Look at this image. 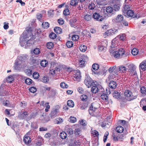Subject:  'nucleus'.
I'll return each mask as SVG.
<instances>
[{
    "mask_svg": "<svg viewBox=\"0 0 146 146\" xmlns=\"http://www.w3.org/2000/svg\"><path fill=\"white\" fill-rule=\"evenodd\" d=\"M110 53L111 56L115 58H121L125 54V50L123 48H118L117 50L111 51Z\"/></svg>",
    "mask_w": 146,
    "mask_h": 146,
    "instance_id": "nucleus-1",
    "label": "nucleus"
},
{
    "mask_svg": "<svg viewBox=\"0 0 146 146\" xmlns=\"http://www.w3.org/2000/svg\"><path fill=\"white\" fill-rule=\"evenodd\" d=\"M125 99L128 101H131L137 98L138 94L135 95L129 90H126L124 93Z\"/></svg>",
    "mask_w": 146,
    "mask_h": 146,
    "instance_id": "nucleus-2",
    "label": "nucleus"
},
{
    "mask_svg": "<svg viewBox=\"0 0 146 146\" xmlns=\"http://www.w3.org/2000/svg\"><path fill=\"white\" fill-rule=\"evenodd\" d=\"M10 90V88L7 85L5 84H1L0 88V96H4L8 95Z\"/></svg>",
    "mask_w": 146,
    "mask_h": 146,
    "instance_id": "nucleus-3",
    "label": "nucleus"
},
{
    "mask_svg": "<svg viewBox=\"0 0 146 146\" xmlns=\"http://www.w3.org/2000/svg\"><path fill=\"white\" fill-rule=\"evenodd\" d=\"M95 81H93L92 80L88 75H86L84 83L88 88L91 87L94 84H95Z\"/></svg>",
    "mask_w": 146,
    "mask_h": 146,
    "instance_id": "nucleus-4",
    "label": "nucleus"
},
{
    "mask_svg": "<svg viewBox=\"0 0 146 146\" xmlns=\"http://www.w3.org/2000/svg\"><path fill=\"white\" fill-rule=\"evenodd\" d=\"M119 41L118 39L116 38L113 39L111 41V45L109 49V51L111 52L115 50H117L118 46Z\"/></svg>",
    "mask_w": 146,
    "mask_h": 146,
    "instance_id": "nucleus-5",
    "label": "nucleus"
},
{
    "mask_svg": "<svg viewBox=\"0 0 146 146\" xmlns=\"http://www.w3.org/2000/svg\"><path fill=\"white\" fill-rule=\"evenodd\" d=\"M27 31H24L20 38V43L21 46H24L23 43L29 38V35L27 33Z\"/></svg>",
    "mask_w": 146,
    "mask_h": 146,
    "instance_id": "nucleus-6",
    "label": "nucleus"
},
{
    "mask_svg": "<svg viewBox=\"0 0 146 146\" xmlns=\"http://www.w3.org/2000/svg\"><path fill=\"white\" fill-rule=\"evenodd\" d=\"M96 104L94 103H92L88 111L90 114L92 115H96L95 111L98 108V107H95Z\"/></svg>",
    "mask_w": 146,
    "mask_h": 146,
    "instance_id": "nucleus-7",
    "label": "nucleus"
},
{
    "mask_svg": "<svg viewBox=\"0 0 146 146\" xmlns=\"http://www.w3.org/2000/svg\"><path fill=\"white\" fill-rule=\"evenodd\" d=\"M92 17L96 21L100 22L103 21L104 19V18L102 15H100L99 13L96 12L93 14Z\"/></svg>",
    "mask_w": 146,
    "mask_h": 146,
    "instance_id": "nucleus-8",
    "label": "nucleus"
},
{
    "mask_svg": "<svg viewBox=\"0 0 146 146\" xmlns=\"http://www.w3.org/2000/svg\"><path fill=\"white\" fill-rule=\"evenodd\" d=\"M87 58L86 56L83 55L81 56L79 60V64L81 67H83L85 65L86 60Z\"/></svg>",
    "mask_w": 146,
    "mask_h": 146,
    "instance_id": "nucleus-9",
    "label": "nucleus"
},
{
    "mask_svg": "<svg viewBox=\"0 0 146 146\" xmlns=\"http://www.w3.org/2000/svg\"><path fill=\"white\" fill-rule=\"evenodd\" d=\"M65 129L67 135L71 137L73 133V131L72 128L67 125L65 127Z\"/></svg>",
    "mask_w": 146,
    "mask_h": 146,
    "instance_id": "nucleus-10",
    "label": "nucleus"
},
{
    "mask_svg": "<svg viewBox=\"0 0 146 146\" xmlns=\"http://www.w3.org/2000/svg\"><path fill=\"white\" fill-rule=\"evenodd\" d=\"M74 79V80H76L78 81H80V80L81 78V76L80 72L79 71H76L74 72L73 73Z\"/></svg>",
    "mask_w": 146,
    "mask_h": 146,
    "instance_id": "nucleus-11",
    "label": "nucleus"
},
{
    "mask_svg": "<svg viewBox=\"0 0 146 146\" xmlns=\"http://www.w3.org/2000/svg\"><path fill=\"white\" fill-rule=\"evenodd\" d=\"M60 66L58 63L52 62L51 63L50 67V69H55L56 71H59L60 70Z\"/></svg>",
    "mask_w": 146,
    "mask_h": 146,
    "instance_id": "nucleus-12",
    "label": "nucleus"
},
{
    "mask_svg": "<svg viewBox=\"0 0 146 146\" xmlns=\"http://www.w3.org/2000/svg\"><path fill=\"white\" fill-rule=\"evenodd\" d=\"M127 69H128V71L132 74L131 75H135L136 74L135 66L133 64H131L128 65V68L127 69Z\"/></svg>",
    "mask_w": 146,
    "mask_h": 146,
    "instance_id": "nucleus-13",
    "label": "nucleus"
},
{
    "mask_svg": "<svg viewBox=\"0 0 146 146\" xmlns=\"http://www.w3.org/2000/svg\"><path fill=\"white\" fill-rule=\"evenodd\" d=\"M99 65L95 63L92 65V74H98L99 72L98 71L99 68Z\"/></svg>",
    "mask_w": 146,
    "mask_h": 146,
    "instance_id": "nucleus-14",
    "label": "nucleus"
},
{
    "mask_svg": "<svg viewBox=\"0 0 146 146\" xmlns=\"http://www.w3.org/2000/svg\"><path fill=\"white\" fill-rule=\"evenodd\" d=\"M139 67L140 71L141 70L143 71L146 70V60H144L140 63Z\"/></svg>",
    "mask_w": 146,
    "mask_h": 146,
    "instance_id": "nucleus-15",
    "label": "nucleus"
},
{
    "mask_svg": "<svg viewBox=\"0 0 146 146\" xmlns=\"http://www.w3.org/2000/svg\"><path fill=\"white\" fill-rule=\"evenodd\" d=\"M117 32V30L113 29H110L108 30L105 32L106 35L108 36H110L115 34Z\"/></svg>",
    "mask_w": 146,
    "mask_h": 146,
    "instance_id": "nucleus-16",
    "label": "nucleus"
},
{
    "mask_svg": "<svg viewBox=\"0 0 146 146\" xmlns=\"http://www.w3.org/2000/svg\"><path fill=\"white\" fill-rule=\"evenodd\" d=\"M77 20L76 18H73L72 19H70L69 21V23L70 26L74 28H76L77 27L76 25Z\"/></svg>",
    "mask_w": 146,
    "mask_h": 146,
    "instance_id": "nucleus-17",
    "label": "nucleus"
},
{
    "mask_svg": "<svg viewBox=\"0 0 146 146\" xmlns=\"http://www.w3.org/2000/svg\"><path fill=\"white\" fill-rule=\"evenodd\" d=\"M33 43V39L30 38L23 43L24 46L25 45L26 48H27L28 46L32 45Z\"/></svg>",
    "mask_w": 146,
    "mask_h": 146,
    "instance_id": "nucleus-18",
    "label": "nucleus"
},
{
    "mask_svg": "<svg viewBox=\"0 0 146 146\" xmlns=\"http://www.w3.org/2000/svg\"><path fill=\"white\" fill-rule=\"evenodd\" d=\"M98 85L97 86L96 85L95 86H93L91 88V92L94 94H97L98 95Z\"/></svg>",
    "mask_w": 146,
    "mask_h": 146,
    "instance_id": "nucleus-19",
    "label": "nucleus"
},
{
    "mask_svg": "<svg viewBox=\"0 0 146 146\" xmlns=\"http://www.w3.org/2000/svg\"><path fill=\"white\" fill-rule=\"evenodd\" d=\"M23 141L25 144H29L31 141V139L29 136L25 135L24 137Z\"/></svg>",
    "mask_w": 146,
    "mask_h": 146,
    "instance_id": "nucleus-20",
    "label": "nucleus"
},
{
    "mask_svg": "<svg viewBox=\"0 0 146 146\" xmlns=\"http://www.w3.org/2000/svg\"><path fill=\"white\" fill-rule=\"evenodd\" d=\"M101 98L104 102L108 103V98L107 94H102L100 95Z\"/></svg>",
    "mask_w": 146,
    "mask_h": 146,
    "instance_id": "nucleus-21",
    "label": "nucleus"
},
{
    "mask_svg": "<svg viewBox=\"0 0 146 146\" xmlns=\"http://www.w3.org/2000/svg\"><path fill=\"white\" fill-rule=\"evenodd\" d=\"M109 86L112 89H115L117 87V84L115 82L111 81L109 84Z\"/></svg>",
    "mask_w": 146,
    "mask_h": 146,
    "instance_id": "nucleus-22",
    "label": "nucleus"
},
{
    "mask_svg": "<svg viewBox=\"0 0 146 146\" xmlns=\"http://www.w3.org/2000/svg\"><path fill=\"white\" fill-rule=\"evenodd\" d=\"M98 96H100L102 94L104 93L105 90L100 85H98Z\"/></svg>",
    "mask_w": 146,
    "mask_h": 146,
    "instance_id": "nucleus-23",
    "label": "nucleus"
},
{
    "mask_svg": "<svg viewBox=\"0 0 146 146\" xmlns=\"http://www.w3.org/2000/svg\"><path fill=\"white\" fill-rule=\"evenodd\" d=\"M57 111L56 109L51 111V114H50L51 117L53 118L57 116Z\"/></svg>",
    "mask_w": 146,
    "mask_h": 146,
    "instance_id": "nucleus-24",
    "label": "nucleus"
},
{
    "mask_svg": "<svg viewBox=\"0 0 146 146\" xmlns=\"http://www.w3.org/2000/svg\"><path fill=\"white\" fill-rule=\"evenodd\" d=\"M92 17V16L91 14H87L84 16V19L85 21H90L91 20Z\"/></svg>",
    "mask_w": 146,
    "mask_h": 146,
    "instance_id": "nucleus-25",
    "label": "nucleus"
},
{
    "mask_svg": "<svg viewBox=\"0 0 146 146\" xmlns=\"http://www.w3.org/2000/svg\"><path fill=\"white\" fill-rule=\"evenodd\" d=\"M125 13L126 14V16H127L129 17H131L133 16L134 15V13L133 11L130 9H129Z\"/></svg>",
    "mask_w": 146,
    "mask_h": 146,
    "instance_id": "nucleus-26",
    "label": "nucleus"
},
{
    "mask_svg": "<svg viewBox=\"0 0 146 146\" xmlns=\"http://www.w3.org/2000/svg\"><path fill=\"white\" fill-rule=\"evenodd\" d=\"M123 15H119L116 18V21L117 22H120L123 21Z\"/></svg>",
    "mask_w": 146,
    "mask_h": 146,
    "instance_id": "nucleus-27",
    "label": "nucleus"
},
{
    "mask_svg": "<svg viewBox=\"0 0 146 146\" xmlns=\"http://www.w3.org/2000/svg\"><path fill=\"white\" fill-rule=\"evenodd\" d=\"M54 32L57 34H60L62 32L61 29L59 27H56L54 29Z\"/></svg>",
    "mask_w": 146,
    "mask_h": 146,
    "instance_id": "nucleus-28",
    "label": "nucleus"
},
{
    "mask_svg": "<svg viewBox=\"0 0 146 146\" xmlns=\"http://www.w3.org/2000/svg\"><path fill=\"white\" fill-rule=\"evenodd\" d=\"M124 130L123 127L121 126H117L115 129V131L118 133H121Z\"/></svg>",
    "mask_w": 146,
    "mask_h": 146,
    "instance_id": "nucleus-29",
    "label": "nucleus"
},
{
    "mask_svg": "<svg viewBox=\"0 0 146 146\" xmlns=\"http://www.w3.org/2000/svg\"><path fill=\"white\" fill-rule=\"evenodd\" d=\"M106 11L108 13H111L113 11V8L110 6L106 8Z\"/></svg>",
    "mask_w": 146,
    "mask_h": 146,
    "instance_id": "nucleus-30",
    "label": "nucleus"
},
{
    "mask_svg": "<svg viewBox=\"0 0 146 146\" xmlns=\"http://www.w3.org/2000/svg\"><path fill=\"white\" fill-rule=\"evenodd\" d=\"M117 38H119L121 40L124 41L125 40L126 37L125 34H121L116 37Z\"/></svg>",
    "mask_w": 146,
    "mask_h": 146,
    "instance_id": "nucleus-31",
    "label": "nucleus"
},
{
    "mask_svg": "<svg viewBox=\"0 0 146 146\" xmlns=\"http://www.w3.org/2000/svg\"><path fill=\"white\" fill-rule=\"evenodd\" d=\"M109 76L108 78L110 79H113L114 78L117 74L118 72H116L115 73H110Z\"/></svg>",
    "mask_w": 146,
    "mask_h": 146,
    "instance_id": "nucleus-32",
    "label": "nucleus"
},
{
    "mask_svg": "<svg viewBox=\"0 0 146 146\" xmlns=\"http://www.w3.org/2000/svg\"><path fill=\"white\" fill-rule=\"evenodd\" d=\"M116 66H113L110 67L109 69V72L110 73H115L116 71L115 70Z\"/></svg>",
    "mask_w": 146,
    "mask_h": 146,
    "instance_id": "nucleus-33",
    "label": "nucleus"
},
{
    "mask_svg": "<svg viewBox=\"0 0 146 146\" xmlns=\"http://www.w3.org/2000/svg\"><path fill=\"white\" fill-rule=\"evenodd\" d=\"M14 79L13 76L10 75L6 79V81L8 83H11L14 81Z\"/></svg>",
    "mask_w": 146,
    "mask_h": 146,
    "instance_id": "nucleus-34",
    "label": "nucleus"
},
{
    "mask_svg": "<svg viewBox=\"0 0 146 146\" xmlns=\"http://www.w3.org/2000/svg\"><path fill=\"white\" fill-rule=\"evenodd\" d=\"M79 48L81 51L84 52L86 50L87 47L84 45H82L79 46Z\"/></svg>",
    "mask_w": 146,
    "mask_h": 146,
    "instance_id": "nucleus-35",
    "label": "nucleus"
},
{
    "mask_svg": "<svg viewBox=\"0 0 146 146\" xmlns=\"http://www.w3.org/2000/svg\"><path fill=\"white\" fill-rule=\"evenodd\" d=\"M68 106L70 107H73L74 106V103L73 101L72 100H68L67 101Z\"/></svg>",
    "mask_w": 146,
    "mask_h": 146,
    "instance_id": "nucleus-36",
    "label": "nucleus"
},
{
    "mask_svg": "<svg viewBox=\"0 0 146 146\" xmlns=\"http://www.w3.org/2000/svg\"><path fill=\"white\" fill-rule=\"evenodd\" d=\"M42 26L44 29H47L49 26V24L48 22H43L42 25Z\"/></svg>",
    "mask_w": 146,
    "mask_h": 146,
    "instance_id": "nucleus-37",
    "label": "nucleus"
},
{
    "mask_svg": "<svg viewBox=\"0 0 146 146\" xmlns=\"http://www.w3.org/2000/svg\"><path fill=\"white\" fill-rule=\"evenodd\" d=\"M67 135L66 133L64 132H62L60 133V136L62 139H64L66 138Z\"/></svg>",
    "mask_w": 146,
    "mask_h": 146,
    "instance_id": "nucleus-38",
    "label": "nucleus"
},
{
    "mask_svg": "<svg viewBox=\"0 0 146 146\" xmlns=\"http://www.w3.org/2000/svg\"><path fill=\"white\" fill-rule=\"evenodd\" d=\"M70 4L72 6H75L78 4V1L77 0H71L70 1Z\"/></svg>",
    "mask_w": 146,
    "mask_h": 146,
    "instance_id": "nucleus-39",
    "label": "nucleus"
},
{
    "mask_svg": "<svg viewBox=\"0 0 146 146\" xmlns=\"http://www.w3.org/2000/svg\"><path fill=\"white\" fill-rule=\"evenodd\" d=\"M138 50L136 48H133L131 50V53L134 56L137 55L138 54Z\"/></svg>",
    "mask_w": 146,
    "mask_h": 146,
    "instance_id": "nucleus-40",
    "label": "nucleus"
},
{
    "mask_svg": "<svg viewBox=\"0 0 146 146\" xmlns=\"http://www.w3.org/2000/svg\"><path fill=\"white\" fill-rule=\"evenodd\" d=\"M80 98L82 101L86 102L88 100V97L86 95L83 94L81 96Z\"/></svg>",
    "mask_w": 146,
    "mask_h": 146,
    "instance_id": "nucleus-41",
    "label": "nucleus"
},
{
    "mask_svg": "<svg viewBox=\"0 0 146 146\" xmlns=\"http://www.w3.org/2000/svg\"><path fill=\"white\" fill-rule=\"evenodd\" d=\"M112 95L114 98H118L119 97L120 94L119 92H117V91H115L113 93Z\"/></svg>",
    "mask_w": 146,
    "mask_h": 146,
    "instance_id": "nucleus-42",
    "label": "nucleus"
},
{
    "mask_svg": "<svg viewBox=\"0 0 146 146\" xmlns=\"http://www.w3.org/2000/svg\"><path fill=\"white\" fill-rule=\"evenodd\" d=\"M129 6L128 5H125L124 6L123 8L122 9L123 13H126L129 8Z\"/></svg>",
    "mask_w": 146,
    "mask_h": 146,
    "instance_id": "nucleus-43",
    "label": "nucleus"
},
{
    "mask_svg": "<svg viewBox=\"0 0 146 146\" xmlns=\"http://www.w3.org/2000/svg\"><path fill=\"white\" fill-rule=\"evenodd\" d=\"M40 64L42 66L46 67L48 64V62L45 60H42L41 61Z\"/></svg>",
    "mask_w": 146,
    "mask_h": 146,
    "instance_id": "nucleus-44",
    "label": "nucleus"
},
{
    "mask_svg": "<svg viewBox=\"0 0 146 146\" xmlns=\"http://www.w3.org/2000/svg\"><path fill=\"white\" fill-rule=\"evenodd\" d=\"M66 45L68 47L71 48L73 46V43L72 41H68L67 42Z\"/></svg>",
    "mask_w": 146,
    "mask_h": 146,
    "instance_id": "nucleus-45",
    "label": "nucleus"
},
{
    "mask_svg": "<svg viewBox=\"0 0 146 146\" xmlns=\"http://www.w3.org/2000/svg\"><path fill=\"white\" fill-rule=\"evenodd\" d=\"M49 80L48 77L47 76H44L42 78L41 81L43 82L46 83Z\"/></svg>",
    "mask_w": 146,
    "mask_h": 146,
    "instance_id": "nucleus-46",
    "label": "nucleus"
},
{
    "mask_svg": "<svg viewBox=\"0 0 146 146\" xmlns=\"http://www.w3.org/2000/svg\"><path fill=\"white\" fill-rule=\"evenodd\" d=\"M32 80L31 79L28 78H26L25 80V82L28 85L31 84L32 82Z\"/></svg>",
    "mask_w": 146,
    "mask_h": 146,
    "instance_id": "nucleus-47",
    "label": "nucleus"
},
{
    "mask_svg": "<svg viewBox=\"0 0 146 146\" xmlns=\"http://www.w3.org/2000/svg\"><path fill=\"white\" fill-rule=\"evenodd\" d=\"M140 91L141 93L143 94L146 95V88L144 86H142L141 88Z\"/></svg>",
    "mask_w": 146,
    "mask_h": 146,
    "instance_id": "nucleus-48",
    "label": "nucleus"
},
{
    "mask_svg": "<svg viewBox=\"0 0 146 146\" xmlns=\"http://www.w3.org/2000/svg\"><path fill=\"white\" fill-rule=\"evenodd\" d=\"M119 70L121 72H124L127 70L126 67L122 66H120L119 68Z\"/></svg>",
    "mask_w": 146,
    "mask_h": 146,
    "instance_id": "nucleus-49",
    "label": "nucleus"
},
{
    "mask_svg": "<svg viewBox=\"0 0 146 146\" xmlns=\"http://www.w3.org/2000/svg\"><path fill=\"white\" fill-rule=\"evenodd\" d=\"M56 35L53 32L51 33L49 35V37L52 39H54L56 37Z\"/></svg>",
    "mask_w": 146,
    "mask_h": 146,
    "instance_id": "nucleus-50",
    "label": "nucleus"
},
{
    "mask_svg": "<svg viewBox=\"0 0 146 146\" xmlns=\"http://www.w3.org/2000/svg\"><path fill=\"white\" fill-rule=\"evenodd\" d=\"M61 87L63 88H67L68 87V86L66 83L64 82H61L60 84Z\"/></svg>",
    "mask_w": 146,
    "mask_h": 146,
    "instance_id": "nucleus-51",
    "label": "nucleus"
},
{
    "mask_svg": "<svg viewBox=\"0 0 146 146\" xmlns=\"http://www.w3.org/2000/svg\"><path fill=\"white\" fill-rule=\"evenodd\" d=\"M33 76L34 78L37 79L39 77V74L37 72H35L33 74Z\"/></svg>",
    "mask_w": 146,
    "mask_h": 146,
    "instance_id": "nucleus-52",
    "label": "nucleus"
},
{
    "mask_svg": "<svg viewBox=\"0 0 146 146\" xmlns=\"http://www.w3.org/2000/svg\"><path fill=\"white\" fill-rule=\"evenodd\" d=\"M32 29L31 27H29V28L27 30L25 31H27V33L29 34V36L31 38V35H32V33H31V31H32Z\"/></svg>",
    "mask_w": 146,
    "mask_h": 146,
    "instance_id": "nucleus-53",
    "label": "nucleus"
},
{
    "mask_svg": "<svg viewBox=\"0 0 146 146\" xmlns=\"http://www.w3.org/2000/svg\"><path fill=\"white\" fill-rule=\"evenodd\" d=\"M53 46V43L52 42H48L46 44V47L48 48L51 49Z\"/></svg>",
    "mask_w": 146,
    "mask_h": 146,
    "instance_id": "nucleus-54",
    "label": "nucleus"
},
{
    "mask_svg": "<svg viewBox=\"0 0 146 146\" xmlns=\"http://www.w3.org/2000/svg\"><path fill=\"white\" fill-rule=\"evenodd\" d=\"M95 7V5L94 3L90 4L88 6V8L89 9L93 10Z\"/></svg>",
    "mask_w": 146,
    "mask_h": 146,
    "instance_id": "nucleus-55",
    "label": "nucleus"
},
{
    "mask_svg": "<svg viewBox=\"0 0 146 146\" xmlns=\"http://www.w3.org/2000/svg\"><path fill=\"white\" fill-rule=\"evenodd\" d=\"M79 37V36L74 35H72V39L73 40L75 41L77 40L78 39Z\"/></svg>",
    "mask_w": 146,
    "mask_h": 146,
    "instance_id": "nucleus-56",
    "label": "nucleus"
},
{
    "mask_svg": "<svg viewBox=\"0 0 146 146\" xmlns=\"http://www.w3.org/2000/svg\"><path fill=\"white\" fill-rule=\"evenodd\" d=\"M113 10L115 11H117L120 9V5L119 4L115 5L113 6Z\"/></svg>",
    "mask_w": 146,
    "mask_h": 146,
    "instance_id": "nucleus-57",
    "label": "nucleus"
},
{
    "mask_svg": "<svg viewBox=\"0 0 146 146\" xmlns=\"http://www.w3.org/2000/svg\"><path fill=\"white\" fill-rule=\"evenodd\" d=\"M30 91L32 93H34L37 90L35 87H31L29 89Z\"/></svg>",
    "mask_w": 146,
    "mask_h": 146,
    "instance_id": "nucleus-58",
    "label": "nucleus"
},
{
    "mask_svg": "<svg viewBox=\"0 0 146 146\" xmlns=\"http://www.w3.org/2000/svg\"><path fill=\"white\" fill-rule=\"evenodd\" d=\"M63 14L66 16L70 14V12L68 9H65L63 11Z\"/></svg>",
    "mask_w": 146,
    "mask_h": 146,
    "instance_id": "nucleus-59",
    "label": "nucleus"
},
{
    "mask_svg": "<svg viewBox=\"0 0 146 146\" xmlns=\"http://www.w3.org/2000/svg\"><path fill=\"white\" fill-rule=\"evenodd\" d=\"M26 73L27 75L30 76L32 74V70L30 69H27L26 70Z\"/></svg>",
    "mask_w": 146,
    "mask_h": 146,
    "instance_id": "nucleus-60",
    "label": "nucleus"
},
{
    "mask_svg": "<svg viewBox=\"0 0 146 146\" xmlns=\"http://www.w3.org/2000/svg\"><path fill=\"white\" fill-rule=\"evenodd\" d=\"M92 133L94 137H98L99 135L98 132L96 130H94L92 131Z\"/></svg>",
    "mask_w": 146,
    "mask_h": 146,
    "instance_id": "nucleus-61",
    "label": "nucleus"
},
{
    "mask_svg": "<svg viewBox=\"0 0 146 146\" xmlns=\"http://www.w3.org/2000/svg\"><path fill=\"white\" fill-rule=\"evenodd\" d=\"M40 52L39 49L38 48H36L34 50L33 53L35 54H39Z\"/></svg>",
    "mask_w": 146,
    "mask_h": 146,
    "instance_id": "nucleus-62",
    "label": "nucleus"
},
{
    "mask_svg": "<svg viewBox=\"0 0 146 146\" xmlns=\"http://www.w3.org/2000/svg\"><path fill=\"white\" fill-rule=\"evenodd\" d=\"M70 122L72 123H75L76 121V118L74 117H72L71 116L70 118Z\"/></svg>",
    "mask_w": 146,
    "mask_h": 146,
    "instance_id": "nucleus-63",
    "label": "nucleus"
},
{
    "mask_svg": "<svg viewBox=\"0 0 146 146\" xmlns=\"http://www.w3.org/2000/svg\"><path fill=\"white\" fill-rule=\"evenodd\" d=\"M80 142H79V141L78 140L77 141L75 140L73 144V146H78L80 145Z\"/></svg>",
    "mask_w": 146,
    "mask_h": 146,
    "instance_id": "nucleus-64",
    "label": "nucleus"
}]
</instances>
